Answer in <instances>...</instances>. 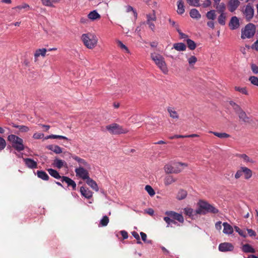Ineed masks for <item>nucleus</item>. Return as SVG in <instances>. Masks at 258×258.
Returning <instances> with one entry per match:
<instances>
[{
    "label": "nucleus",
    "instance_id": "nucleus-34",
    "mask_svg": "<svg viewBox=\"0 0 258 258\" xmlns=\"http://www.w3.org/2000/svg\"><path fill=\"white\" fill-rule=\"evenodd\" d=\"M173 48L177 51H184L186 49V45L183 43H176L173 44Z\"/></svg>",
    "mask_w": 258,
    "mask_h": 258
},
{
    "label": "nucleus",
    "instance_id": "nucleus-56",
    "mask_svg": "<svg viewBox=\"0 0 258 258\" xmlns=\"http://www.w3.org/2000/svg\"><path fill=\"white\" fill-rule=\"evenodd\" d=\"M184 214L189 216L192 215L193 210L189 208H186L184 209Z\"/></svg>",
    "mask_w": 258,
    "mask_h": 258
},
{
    "label": "nucleus",
    "instance_id": "nucleus-18",
    "mask_svg": "<svg viewBox=\"0 0 258 258\" xmlns=\"http://www.w3.org/2000/svg\"><path fill=\"white\" fill-rule=\"evenodd\" d=\"M214 8L217 10V12L221 14H226L225 11L226 10V5L223 3H221L219 4H214Z\"/></svg>",
    "mask_w": 258,
    "mask_h": 258
},
{
    "label": "nucleus",
    "instance_id": "nucleus-49",
    "mask_svg": "<svg viewBox=\"0 0 258 258\" xmlns=\"http://www.w3.org/2000/svg\"><path fill=\"white\" fill-rule=\"evenodd\" d=\"M249 80L250 83L254 85L258 86V78L255 76H251L249 77Z\"/></svg>",
    "mask_w": 258,
    "mask_h": 258
},
{
    "label": "nucleus",
    "instance_id": "nucleus-60",
    "mask_svg": "<svg viewBox=\"0 0 258 258\" xmlns=\"http://www.w3.org/2000/svg\"><path fill=\"white\" fill-rule=\"evenodd\" d=\"M246 230H247V231L248 232V234L249 235V236H250V237H254V236H256V232L254 230H253L252 229H247Z\"/></svg>",
    "mask_w": 258,
    "mask_h": 258
},
{
    "label": "nucleus",
    "instance_id": "nucleus-35",
    "mask_svg": "<svg viewBox=\"0 0 258 258\" xmlns=\"http://www.w3.org/2000/svg\"><path fill=\"white\" fill-rule=\"evenodd\" d=\"M37 175L39 178L44 180H48L49 178V177L45 171L42 170H38L37 171Z\"/></svg>",
    "mask_w": 258,
    "mask_h": 258
},
{
    "label": "nucleus",
    "instance_id": "nucleus-33",
    "mask_svg": "<svg viewBox=\"0 0 258 258\" xmlns=\"http://www.w3.org/2000/svg\"><path fill=\"white\" fill-rule=\"evenodd\" d=\"M209 133L213 134L215 136L221 139L228 138L230 137V135L225 133H218L216 132L209 131Z\"/></svg>",
    "mask_w": 258,
    "mask_h": 258
},
{
    "label": "nucleus",
    "instance_id": "nucleus-51",
    "mask_svg": "<svg viewBox=\"0 0 258 258\" xmlns=\"http://www.w3.org/2000/svg\"><path fill=\"white\" fill-rule=\"evenodd\" d=\"M6 142L2 137H0V151L4 150L6 146Z\"/></svg>",
    "mask_w": 258,
    "mask_h": 258
},
{
    "label": "nucleus",
    "instance_id": "nucleus-37",
    "mask_svg": "<svg viewBox=\"0 0 258 258\" xmlns=\"http://www.w3.org/2000/svg\"><path fill=\"white\" fill-rule=\"evenodd\" d=\"M226 14H221L218 18V22L221 25H225L226 23Z\"/></svg>",
    "mask_w": 258,
    "mask_h": 258
},
{
    "label": "nucleus",
    "instance_id": "nucleus-27",
    "mask_svg": "<svg viewBox=\"0 0 258 258\" xmlns=\"http://www.w3.org/2000/svg\"><path fill=\"white\" fill-rule=\"evenodd\" d=\"M165 172L167 174L175 173L177 174L178 170H174V166L170 164H166L164 167Z\"/></svg>",
    "mask_w": 258,
    "mask_h": 258
},
{
    "label": "nucleus",
    "instance_id": "nucleus-58",
    "mask_svg": "<svg viewBox=\"0 0 258 258\" xmlns=\"http://www.w3.org/2000/svg\"><path fill=\"white\" fill-rule=\"evenodd\" d=\"M126 11L127 12H131V11H133L134 15L135 16V17H137V13L136 12V11H135L134 10V8L132 6H128L126 7Z\"/></svg>",
    "mask_w": 258,
    "mask_h": 258
},
{
    "label": "nucleus",
    "instance_id": "nucleus-45",
    "mask_svg": "<svg viewBox=\"0 0 258 258\" xmlns=\"http://www.w3.org/2000/svg\"><path fill=\"white\" fill-rule=\"evenodd\" d=\"M145 190L147 191L150 196H153L155 195V192L153 188L149 185H147L145 186Z\"/></svg>",
    "mask_w": 258,
    "mask_h": 258
},
{
    "label": "nucleus",
    "instance_id": "nucleus-30",
    "mask_svg": "<svg viewBox=\"0 0 258 258\" xmlns=\"http://www.w3.org/2000/svg\"><path fill=\"white\" fill-rule=\"evenodd\" d=\"M190 16L193 18L196 19H199L201 17V15L200 14L199 12L196 9H192L189 12Z\"/></svg>",
    "mask_w": 258,
    "mask_h": 258
},
{
    "label": "nucleus",
    "instance_id": "nucleus-6",
    "mask_svg": "<svg viewBox=\"0 0 258 258\" xmlns=\"http://www.w3.org/2000/svg\"><path fill=\"white\" fill-rule=\"evenodd\" d=\"M204 210L207 213H211L213 214H217L219 212V210L213 205L204 201L200 203V208L196 211L197 214L202 213V210Z\"/></svg>",
    "mask_w": 258,
    "mask_h": 258
},
{
    "label": "nucleus",
    "instance_id": "nucleus-8",
    "mask_svg": "<svg viewBox=\"0 0 258 258\" xmlns=\"http://www.w3.org/2000/svg\"><path fill=\"white\" fill-rule=\"evenodd\" d=\"M165 215L170 217L174 220H176L178 222L180 223H183L184 221V219L181 214L176 213L174 211H166L165 212Z\"/></svg>",
    "mask_w": 258,
    "mask_h": 258
},
{
    "label": "nucleus",
    "instance_id": "nucleus-62",
    "mask_svg": "<svg viewBox=\"0 0 258 258\" xmlns=\"http://www.w3.org/2000/svg\"><path fill=\"white\" fill-rule=\"evenodd\" d=\"M43 137V134L41 133H34L33 138L35 139H39Z\"/></svg>",
    "mask_w": 258,
    "mask_h": 258
},
{
    "label": "nucleus",
    "instance_id": "nucleus-59",
    "mask_svg": "<svg viewBox=\"0 0 258 258\" xmlns=\"http://www.w3.org/2000/svg\"><path fill=\"white\" fill-rule=\"evenodd\" d=\"M211 5V0H206L202 4V6L203 8H207L210 6Z\"/></svg>",
    "mask_w": 258,
    "mask_h": 258
},
{
    "label": "nucleus",
    "instance_id": "nucleus-47",
    "mask_svg": "<svg viewBox=\"0 0 258 258\" xmlns=\"http://www.w3.org/2000/svg\"><path fill=\"white\" fill-rule=\"evenodd\" d=\"M235 91H238V92H239L240 93H241L242 94H245V95H247L248 94V92H247V91L246 90V87H235Z\"/></svg>",
    "mask_w": 258,
    "mask_h": 258
},
{
    "label": "nucleus",
    "instance_id": "nucleus-63",
    "mask_svg": "<svg viewBox=\"0 0 258 258\" xmlns=\"http://www.w3.org/2000/svg\"><path fill=\"white\" fill-rule=\"evenodd\" d=\"M169 22L172 25V27H174L176 29V30H177V29H179L178 25L176 24L175 21L171 19H169Z\"/></svg>",
    "mask_w": 258,
    "mask_h": 258
},
{
    "label": "nucleus",
    "instance_id": "nucleus-50",
    "mask_svg": "<svg viewBox=\"0 0 258 258\" xmlns=\"http://www.w3.org/2000/svg\"><path fill=\"white\" fill-rule=\"evenodd\" d=\"M187 3L189 5L194 6V7H198L200 6V0H187Z\"/></svg>",
    "mask_w": 258,
    "mask_h": 258
},
{
    "label": "nucleus",
    "instance_id": "nucleus-61",
    "mask_svg": "<svg viewBox=\"0 0 258 258\" xmlns=\"http://www.w3.org/2000/svg\"><path fill=\"white\" fill-rule=\"evenodd\" d=\"M251 69L253 73L256 74L258 73V67L255 64L251 65Z\"/></svg>",
    "mask_w": 258,
    "mask_h": 258
},
{
    "label": "nucleus",
    "instance_id": "nucleus-12",
    "mask_svg": "<svg viewBox=\"0 0 258 258\" xmlns=\"http://www.w3.org/2000/svg\"><path fill=\"white\" fill-rule=\"evenodd\" d=\"M229 26L231 30H235L239 27V21L236 16H233L231 18Z\"/></svg>",
    "mask_w": 258,
    "mask_h": 258
},
{
    "label": "nucleus",
    "instance_id": "nucleus-9",
    "mask_svg": "<svg viewBox=\"0 0 258 258\" xmlns=\"http://www.w3.org/2000/svg\"><path fill=\"white\" fill-rule=\"evenodd\" d=\"M243 14L246 20L249 21L253 17L254 10L250 5H247L245 8Z\"/></svg>",
    "mask_w": 258,
    "mask_h": 258
},
{
    "label": "nucleus",
    "instance_id": "nucleus-4",
    "mask_svg": "<svg viewBox=\"0 0 258 258\" xmlns=\"http://www.w3.org/2000/svg\"><path fill=\"white\" fill-rule=\"evenodd\" d=\"M255 26L252 23H248L241 30V38L244 39L252 38L255 33Z\"/></svg>",
    "mask_w": 258,
    "mask_h": 258
},
{
    "label": "nucleus",
    "instance_id": "nucleus-39",
    "mask_svg": "<svg viewBox=\"0 0 258 258\" xmlns=\"http://www.w3.org/2000/svg\"><path fill=\"white\" fill-rule=\"evenodd\" d=\"M186 43L189 49L191 50H194L196 48L197 45L196 43L191 39H187L186 40Z\"/></svg>",
    "mask_w": 258,
    "mask_h": 258
},
{
    "label": "nucleus",
    "instance_id": "nucleus-1",
    "mask_svg": "<svg viewBox=\"0 0 258 258\" xmlns=\"http://www.w3.org/2000/svg\"><path fill=\"white\" fill-rule=\"evenodd\" d=\"M84 45L88 49H92L98 43V38L95 34L88 33L83 34L81 38Z\"/></svg>",
    "mask_w": 258,
    "mask_h": 258
},
{
    "label": "nucleus",
    "instance_id": "nucleus-25",
    "mask_svg": "<svg viewBox=\"0 0 258 258\" xmlns=\"http://www.w3.org/2000/svg\"><path fill=\"white\" fill-rule=\"evenodd\" d=\"M241 169L243 171V173L244 175V178L245 179H248L251 177L252 172L250 169L246 167H241Z\"/></svg>",
    "mask_w": 258,
    "mask_h": 258
},
{
    "label": "nucleus",
    "instance_id": "nucleus-52",
    "mask_svg": "<svg viewBox=\"0 0 258 258\" xmlns=\"http://www.w3.org/2000/svg\"><path fill=\"white\" fill-rule=\"evenodd\" d=\"M197 61V58L195 56H191L188 59V62L190 66L194 65Z\"/></svg>",
    "mask_w": 258,
    "mask_h": 258
},
{
    "label": "nucleus",
    "instance_id": "nucleus-36",
    "mask_svg": "<svg viewBox=\"0 0 258 258\" xmlns=\"http://www.w3.org/2000/svg\"><path fill=\"white\" fill-rule=\"evenodd\" d=\"M167 111L170 114V116L172 118L178 119L179 118V115L177 112L173 108L169 107L167 108Z\"/></svg>",
    "mask_w": 258,
    "mask_h": 258
},
{
    "label": "nucleus",
    "instance_id": "nucleus-24",
    "mask_svg": "<svg viewBox=\"0 0 258 258\" xmlns=\"http://www.w3.org/2000/svg\"><path fill=\"white\" fill-rule=\"evenodd\" d=\"M187 166V164L186 163L178 162L174 164V170H179V171L177 172V174L181 172L183 170V169Z\"/></svg>",
    "mask_w": 258,
    "mask_h": 258
},
{
    "label": "nucleus",
    "instance_id": "nucleus-3",
    "mask_svg": "<svg viewBox=\"0 0 258 258\" xmlns=\"http://www.w3.org/2000/svg\"><path fill=\"white\" fill-rule=\"evenodd\" d=\"M7 139L8 141L11 143L12 147L16 151L20 152L24 150L25 147L22 139L13 134L9 135Z\"/></svg>",
    "mask_w": 258,
    "mask_h": 258
},
{
    "label": "nucleus",
    "instance_id": "nucleus-10",
    "mask_svg": "<svg viewBox=\"0 0 258 258\" xmlns=\"http://www.w3.org/2000/svg\"><path fill=\"white\" fill-rule=\"evenodd\" d=\"M233 249V245L229 242H223L219 245V250L222 252L231 251Z\"/></svg>",
    "mask_w": 258,
    "mask_h": 258
},
{
    "label": "nucleus",
    "instance_id": "nucleus-16",
    "mask_svg": "<svg viewBox=\"0 0 258 258\" xmlns=\"http://www.w3.org/2000/svg\"><path fill=\"white\" fill-rule=\"evenodd\" d=\"M24 161L26 166L29 168L33 169L37 167V162L31 158H24Z\"/></svg>",
    "mask_w": 258,
    "mask_h": 258
},
{
    "label": "nucleus",
    "instance_id": "nucleus-29",
    "mask_svg": "<svg viewBox=\"0 0 258 258\" xmlns=\"http://www.w3.org/2000/svg\"><path fill=\"white\" fill-rule=\"evenodd\" d=\"M46 51L47 50L45 48L37 49L34 53V57L35 58V61H36L37 60V58L39 57L40 55L44 57L46 55Z\"/></svg>",
    "mask_w": 258,
    "mask_h": 258
},
{
    "label": "nucleus",
    "instance_id": "nucleus-17",
    "mask_svg": "<svg viewBox=\"0 0 258 258\" xmlns=\"http://www.w3.org/2000/svg\"><path fill=\"white\" fill-rule=\"evenodd\" d=\"M239 118L241 119L245 123H250L251 120L250 119V118L247 116L246 113L242 109L238 113Z\"/></svg>",
    "mask_w": 258,
    "mask_h": 258
},
{
    "label": "nucleus",
    "instance_id": "nucleus-20",
    "mask_svg": "<svg viewBox=\"0 0 258 258\" xmlns=\"http://www.w3.org/2000/svg\"><path fill=\"white\" fill-rule=\"evenodd\" d=\"M177 179L174 178L172 175H168L165 177L164 179V183L166 186L176 182Z\"/></svg>",
    "mask_w": 258,
    "mask_h": 258
},
{
    "label": "nucleus",
    "instance_id": "nucleus-26",
    "mask_svg": "<svg viewBox=\"0 0 258 258\" xmlns=\"http://www.w3.org/2000/svg\"><path fill=\"white\" fill-rule=\"evenodd\" d=\"M177 12L178 14L181 15L184 13L185 10H184V3L182 0H178L177 2Z\"/></svg>",
    "mask_w": 258,
    "mask_h": 258
},
{
    "label": "nucleus",
    "instance_id": "nucleus-31",
    "mask_svg": "<svg viewBox=\"0 0 258 258\" xmlns=\"http://www.w3.org/2000/svg\"><path fill=\"white\" fill-rule=\"evenodd\" d=\"M53 164L54 166L58 169L61 168L63 166H65L67 165V163L60 159H55L54 160Z\"/></svg>",
    "mask_w": 258,
    "mask_h": 258
},
{
    "label": "nucleus",
    "instance_id": "nucleus-14",
    "mask_svg": "<svg viewBox=\"0 0 258 258\" xmlns=\"http://www.w3.org/2000/svg\"><path fill=\"white\" fill-rule=\"evenodd\" d=\"M72 157L73 159L78 162L79 164L80 167H89V164L84 159L81 158L76 155H72Z\"/></svg>",
    "mask_w": 258,
    "mask_h": 258
},
{
    "label": "nucleus",
    "instance_id": "nucleus-2",
    "mask_svg": "<svg viewBox=\"0 0 258 258\" xmlns=\"http://www.w3.org/2000/svg\"><path fill=\"white\" fill-rule=\"evenodd\" d=\"M151 57L162 73L164 74H167L168 69L164 57L160 54L156 53H151Z\"/></svg>",
    "mask_w": 258,
    "mask_h": 258
},
{
    "label": "nucleus",
    "instance_id": "nucleus-7",
    "mask_svg": "<svg viewBox=\"0 0 258 258\" xmlns=\"http://www.w3.org/2000/svg\"><path fill=\"white\" fill-rule=\"evenodd\" d=\"M76 175L80 177L82 179L86 180L90 178L88 171L83 167H79L76 168L75 170Z\"/></svg>",
    "mask_w": 258,
    "mask_h": 258
},
{
    "label": "nucleus",
    "instance_id": "nucleus-13",
    "mask_svg": "<svg viewBox=\"0 0 258 258\" xmlns=\"http://www.w3.org/2000/svg\"><path fill=\"white\" fill-rule=\"evenodd\" d=\"M80 192L83 196L88 199H91L93 196V192L88 188L86 187L81 186Z\"/></svg>",
    "mask_w": 258,
    "mask_h": 258
},
{
    "label": "nucleus",
    "instance_id": "nucleus-15",
    "mask_svg": "<svg viewBox=\"0 0 258 258\" xmlns=\"http://www.w3.org/2000/svg\"><path fill=\"white\" fill-rule=\"evenodd\" d=\"M61 181L62 182H66L67 183V184H68V186L72 187L73 190L76 189V183L71 178H69V177H67V176H62V180H61Z\"/></svg>",
    "mask_w": 258,
    "mask_h": 258
},
{
    "label": "nucleus",
    "instance_id": "nucleus-5",
    "mask_svg": "<svg viewBox=\"0 0 258 258\" xmlns=\"http://www.w3.org/2000/svg\"><path fill=\"white\" fill-rule=\"evenodd\" d=\"M106 129L111 134L118 135L126 134L128 132L126 128H123L122 126L117 123H112L106 126Z\"/></svg>",
    "mask_w": 258,
    "mask_h": 258
},
{
    "label": "nucleus",
    "instance_id": "nucleus-21",
    "mask_svg": "<svg viewBox=\"0 0 258 258\" xmlns=\"http://www.w3.org/2000/svg\"><path fill=\"white\" fill-rule=\"evenodd\" d=\"M46 148L55 154H60L62 152V149L57 145H49L46 147Z\"/></svg>",
    "mask_w": 258,
    "mask_h": 258
},
{
    "label": "nucleus",
    "instance_id": "nucleus-42",
    "mask_svg": "<svg viewBox=\"0 0 258 258\" xmlns=\"http://www.w3.org/2000/svg\"><path fill=\"white\" fill-rule=\"evenodd\" d=\"M235 230L238 233V234L243 237H246L247 236L246 231L245 230L240 229L238 227L234 226Z\"/></svg>",
    "mask_w": 258,
    "mask_h": 258
},
{
    "label": "nucleus",
    "instance_id": "nucleus-19",
    "mask_svg": "<svg viewBox=\"0 0 258 258\" xmlns=\"http://www.w3.org/2000/svg\"><path fill=\"white\" fill-rule=\"evenodd\" d=\"M86 183L89 186H90L95 191H99V187L98 186V185H97L96 182L95 180H94L93 179H92V178H91L90 177L89 178L86 180Z\"/></svg>",
    "mask_w": 258,
    "mask_h": 258
},
{
    "label": "nucleus",
    "instance_id": "nucleus-41",
    "mask_svg": "<svg viewBox=\"0 0 258 258\" xmlns=\"http://www.w3.org/2000/svg\"><path fill=\"white\" fill-rule=\"evenodd\" d=\"M46 139H63L66 140H69V139L67 138L66 137L63 136H60V135H51L49 136H48Z\"/></svg>",
    "mask_w": 258,
    "mask_h": 258
},
{
    "label": "nucleus",
    "instance_id": "nucleus-54",
    "mask_svg": "<svg viewBox=\"0 0 258 258\" xmlns=\"http://www.w3.org/2000/svg\"><path fill=\"white\" fill-rule=\"evenodd\" d=\"M42 4L43 5L47 7H53V5H52L51 0H41Z\"/></svg>",
    "mask_w": 258,
    "mask_h": 258
},
{
    "label": "nucleus",
    "instance_id": "nucleus-32",
    "mask_svg": "<svg viewBox=\"0 0 258 258\" xmlns=\"http://www.w3.org/2000/svg\"><path fill=\"white\" fill-rule=\"evenodd\" d=\"M100 17L101 16L95 10L91 12L88 15V18L92 21L100 19Z\"/></svg>",
    "mask_w": 258,
    "mask_h": 258
},
{
    "label": "nucleus",
    "instance_id": "nucleus-23",
    "mask_svg": "<svg viewBox=\"0 0 258 258\" xmlns=\"http://www.w3.org/2000/svg\"><path fill=\"white\" fill-rule=\"evenodd\" d=\"M241 249L245 253H255V250L250 244H245L242 245Z\"/></svg>",
    "mask_w": 258,
    "mask_h": 258
},
{
    "label": "nucleus",
    "instance_id": "nucleus-43",
    "mask_svg": "<svg viewBox=\"0 0 258 258\" xmlns=\"http://www.w3.org/2000/svg\"><path fill=\"white\" fill-rule=\"evenodd\" d=\"M241 158H242L243 161L245 162L249 163H253L254 161L252 159H250L248 156H247L245 154H240L239 156Z\"/></svg>",
    "mask_w": 258,
    "mask_h": 258
},
{
    "label": "nucleus",
    "instance_id": "nucleus-55",
    "mask_svg": "<svg viewBox=\"0 0 258 258\" xmlns=\"http://www.w3.org/2000/svg\"><path fill=\"white\" fill-rule=\"evenodd\" d=\"M147 22L155 21L156 20V16L154 14H148L147 15Z\"/></svg>",
    "mask_w": 258,
    "mask_h": 258
},
{
    "label": "nucleus",
    "instance_id": "nucleus-57",
    "mask_svg": "<svg viewBox=\"0 0 258 258\" xmlns=\"http://www.w3.org/2000/svg\"><path fill=\"white\" fill-rule=\"evenodd\" d=\"M242 174H243V171L241 169V167L240 169L237 170L236 173H235V178L236 179L239 178L242 176Z\"/></svg>",
    "mask_w": 258,
    "mask_h": 258
},
{
    "label": "nucleus",
    "instance_id": "nucleus-64",
    "mask_svg": "<svg viewBox=\"0 0 258 258\" xmlns=\"http://www.w3.org/2000/svg\"><path fill=\"white\" fill-rule=\"evenodd\" d=\"M251 48L258 51V39L251 45Z\"/></svg>",
    "mask_w": 258,
    "mask_h": 258
},
{
    "label": "nucleus",
    "instance_id": "nucleus-40",
    "mask_svg": "<svg viewBox=\"0 0 258 258\" xmlns=\"http://www.w3.org/2000/svg\"><path fill=\"white\" fill-rule=\"evenodd\" d=\"M206 17L209 20H214L216 18V11L212 10L208 12L206 14Z\"/></svg>",
    "mask_w": 258,
    "mask_h": 258
},
{
    "label": "nucleus",
    "instance_id": "nucleus-11",
    "mask_svg": "<svg viewBox=\"0 0 258 258\" xmlns=\"http://www.w3.org/2000/svg\"><path fill=\"white\" fill-rule=\"evenodd\" d=\"M240 5L238 0H229L228 4V10L231 12L235 11Z\"/></svg>",
    "mask_w": 258,
    "mask_h": 258
},
{
    "label": "nucleus",
    "instance_id": "nucleus-53",
    "mask_svg": "<svg viewBox=\"0 0 258 258\" xmlns=\"http://www.w3.org/2000/svg\"><path fill=\"white\" fill-rule=\"evenodd\" d=\"M118 46L120 47L122 49L124 50L126 52L130 53V50H128V48L123 44L121 41H117Z\"/></svg>",
    "mask_w": 258,
    "mask_h": 258
},
{
    "label": "nucleus",
    "instance_id": "nucleus-22",
    "mask_svg": "<svg viewBox=\"0 0 258 258\" xmlns=\"http://www.w3.org/2000/svg\"><path fill=\"white\" fill-rule=\"evenodd\" d=\"M224 229L223 232L224 233L226 234H231L233 232V229L232 227L227 222H224L223 224Z\"/></svg>",
    "mask_w": 258,
    "mask_h": 258
},
{
    "label": "nucleus",
    "instance_id": "nucleus-28",
    "mask_svg": "<svg viewBox=\"0 0 258 258\" xmlns=\"http://www.w3.org/2000/svg\"><path fill=\"white\" fill-rule=\"evenodd\" d=\"M47 170L48 172L49 173V174L53 177H54L56 179H62V176H61L59 175V173H58V172L56 170H54L52 168H49V169H47Z\"/></svg>",
    "mask_w": 258,
    "mask_h": 258
},
{
    "label": "nucleus",
    "instance_id": "nucleus-38",
    "mask_svg": "<svg viewBox=\"0 0 258 258\" xmlns=\"http://www.w3.org/2000/svg\"><path fill=\"white\" fill-rule=\"evenodd\" d=\"M187 192L183 189L180 190L177 195V199L179 200H183L186 198Z\"/></svg>",
    "mask_w": 258,
    "mask_h": 258
},
{
    "label": "nucleus",
    "instance_id": "nucleus-44",
    "mask_svg": "<svg viewBox=\"0 0 258 258\" xmlns=\"http://www.w3.org/2000/svg\"><path fill=\"white\" fill-rule=\"evenodd\" d=\"M230 104L232 106L236 113H238L240 110H242L241 108L233 101H230Z\"/></svg>",
    "mask_w": 258,
    "mask_h": 258
},
{
    "label": "nucleus",
    "instance_id": "nucleus-46",
    "mask_svg": "<svg viewBox=\"0 0 258 258\" xmlns=\"http://www.w3.org/2000/svg\"><path fill=\"white\" fill-rule=\"evenodd\" d=\"M109 218L107 216H104L100 220V224L102 226H106L109 223Z\"/></svg>",
    "mask_w": 258,
    "mask_h": 258
},
{
    "label": "nucleus",
    "instance_id": "nucleus-48",
    "mask_svg": "<svg viewBox=\"0 0 258 258\" xmlns=\"http://www.w3.org/2000/svg\"><path fill=\"white\" fill-rule=\"evenodd\" d=\"M14 127L18 128L22 132H27L29 131V127L25 125H16Z\"/></svg>",
    "mask_w": 258,
    "mask_h": 258
}]
</instances>
